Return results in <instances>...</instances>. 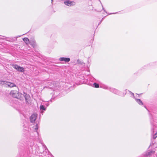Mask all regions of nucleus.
Returning <instances> with one entry per match:
<instances>
[{
  "label": "nucleus",
  "instance_id": "nucleus-1",
  "mask_svg": "<svg viewBox=\"0 0 157 157\" xmlns=\"http://www.w3.org/2000/svg\"><path fill=\"white\" fill-rule=\"evenodd\" d=\"M10 94L13 97L20 99H21V98L22 96V94L19 93L17 90H11L10 92Z\"/></svg>",
  "mask_w": 157,
  "mask_h": 157
},
{
  "label": "nucleus",
  "instance_id": "nucleus-9",
  "mask_svg": "<svg viewBox=\"0 0 157 157\" xmlns=\"http://www.w3.org/2000/svg\"><path fill=\"white\" fill-rule=\"evenodd\" d=\"M30 44L32 45V46L33 47V48H35L36 46V44L35 41H33L31 42L30 43Z\"/></svg>",
  "mask_w": 157,
  "mask_h": 157
},
{
  "label": "nucleus",
  "instance_id": "nucleus-11",
  "mask_svg": "<svg viewBox=\"0 0 157 157\" xmlns=\"http://www.w3.org/2000/svg\"><path fill=\"white\" fill-rule=\"evenodd\" d=\"M93 85L95 88H98L99 87V84L96 83H94Z\"/></svg>",
  "mask_w": 157,
  "mask_h": 157
},
{
  "label": "nucleus",
  "instance_id": "nucleus-5",
  "mask_svg": "<svg viewBox=\"0 0 157 157\" xmlns=\"http://www.w3.org/2000/svg\"><path fill=\"white\" fill-rule=\"evenodd\" d=\"M5 84H6L9 87H12L16 86L13 83L8 82H5Z\"/></svg>",
  "mask_w": 157,
  "mask_h": 157
},
{
  "label": "nucleus",
  "instance_id": "nucleus-10",
  "mask_svg": "<svg viewBox=\"0 0 157 157\" xmlns=\"http://www.w3.org/2000/svg\"><path fill=\"white\" fill-rule=\"evenodd\" d=\"M136 102L140 105H143L142 101L140 99H136Z\"/></svg>",
  "mask_w": 157,
  "mask_h": 157
},
{
  "label": "nucleus",
  "instance_id": "nucleus-13",
  "mask_svg": "<svg viewBox=\"0 0 157 157\" xmlns=\"http://www.w3.org/2000/svg\"><path fill=\"white\" fill-rule=\"evenodd\" d=\"M157 137V132L153 136L154 139H155Z\"/></svg>",
  "mask_w": 157,
  "mask_h": 157
},
{
  "label": "nucleus",
  "instance_id": "nucleus-4",
  "mask_svg": "<svg viewBox=\"0 0 157 157\" xmlns=\"http://www.w3.org/2000/svg\"><path fill=\"white\" fill-rule=\"evenodd\" d=\"M36 118V114L34 113L32 114L30 117V119L31 122H34Z\"/></svg>",
  "mask_w": 157,
  "mask_h": 157
},
{
  "label": "nucleus",
  "instance_id": "nucleus-16",
  "mask_svg": "<svg viewBox=\"0 0 157 157\" xmlns=\"http://www.w3.org/2000/svg\"><path fill=\"white\" fill-rule=\"evenodd\" d=\"M38 125L37 124H36L35 126V128L36 130H37V129H38Z\"/></svg>",
  "mask_w": 157,
  "mask_h": 157
},
{
  "label": "nucleus",
  "instance_id": "nucleus-15",
  "mask_svg": "<svg viewBox=\"0 0 157 157\" xmlns=\"http://www.w3.org/2000/svg\"><path fill=\"white\" fill-rule=\"evenodd\" d=\"M155 151H151L149 153V154H151V153L154 154L155 153Z\"/></svg>",
  "mask_w": 157,
  "mask_h": 157
},
{
  "label": "nucleus",
  "instance_id": "nucleus-2",
  "mask_svg": "<svg viewBox=\"0 0 157 157\" xmlns=\"http://www.w3.org/2000/svg\"><path fill=\"white\" fill-rule=\"evenodd\" d=\"M13 67L17 71L23 72L25 71L24 69L22 67H20L17 65L15 64L13 65Z\"/></svg>",
  "mask_w": 157,
  "mask_h": 157
},
{
  "label": "nucleus",
  "instance_id": "nucleus-7",
  "mask_svg": "<svg viewBox=\"0 0 157 157\" xmlns=\"http://www.w3.org/2000/svg\"><path fill=\"white\" fill-rule=\"evenodd\" d=\"M24 96L25 98L26 101L28 102L29 100V99L30 98L29 96L25 93H24Z\"/></svg>",
  "mask_w": 157,
  "mask_h": 157
},
{
  "label": "nucleus",
  "instance_id": "nucleus-6",
  "mask_svg": "<svg viewBox=\"0 0 157 157\" xmlns=\"http://www.w3.org/2000/svg\"><path fill=\"white\" fill-rule=\"evenodd\" d=\"M59 60L61 61L69 62L70 61V59L69 58L61 57L59 58Z\"/></svg>",
  "mask_w": 157,
  "mask_h": 157
},
{
  "label": "nucleus",
  "instance_id": "nucleus-14",
  "mask_svg": "<svg viewBox=\"0 0 157 157\" xmlns=\"http://www.w3.org/2000/svg\"><path fill=\"white\" fill-rule=\"evenodd\" d=\"M5 81H0V84H3L5 83Z\"/></svg>",
  "mask_w": 157,
  "mask_h": 157
},
{
  "label": "nucleus",
  "instance_id": "nucleus-12",
  "mask_svg": "<svg viewBox=\"0 0 157 157\" xmlns=\"http://www.w3.org/2000/svg\"><path fill=\"white\" fill-rule=\"evenodd\" d=\"M40 109H42L43 110H45L46 109L44 108V107L43 105H41L40 106Z\"/></svg>",
  "mask_w": 157,
  "mask_h": 157
},
{
  "label": "nucleus",
  "instance_id": "nucleus-8",
  "mask_svg": "<svg viewBox=\"0 0 157 157\" xmlns=\"http://www.w3.org/2000/svg\"><path fill=\"white\" fill-rule=\"evenodd\" d=\"M23 40L26 44H30L29 40L28 38L25 37L23 39Z\"/></svg>",
  "mask_w": 157,
  "mask_h": 157
},
{
  "label": "nucleus",
  "instance_id": "nucleus-3",
  "mask_svg": "<svg viewBox=\"0 0 157 157\" xmlns=\"http://www.w3.org/2000/svg\"><path fill=\"white\" fill-rule=\"evenodd\" d=\"M64 4L69 6H71L75 5V3L73 1H66L64 2Z\"/></svg>",
  "mask_w": 157,
  "mask_h": 157
}]
</instances>
